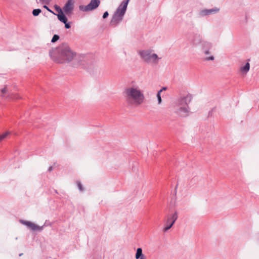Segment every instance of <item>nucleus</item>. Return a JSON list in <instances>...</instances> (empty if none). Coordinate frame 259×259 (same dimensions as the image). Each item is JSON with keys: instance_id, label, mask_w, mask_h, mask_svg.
<instances>
[{"instance_id": "nucleus-10", "label": "nucleus", "mask_w": 259, "mask_h": 259, "mask_svg": "<svg viewBox=\"0 0 259 259\" xmlns=\"http://www.w3.org/2000/svg\"><path fill=\"white\" fill-rule=\"evenodd\" d=\"M21 223L29 227L32 231H41L44 228V226H37L35 224L29 221H21Z\"/></svg>"}, {"instance_id": "nucleus-3", "label": "nucleus", "mask_w": 259, "mask_h": 259, "mask_svg": "<svg viewBox=\"0 0 259 259\" xmlns=\"http://www.w3.org/2000/svg\"><path fill=\"white\" fill-rule=\"evenodd\" d=\"M129 1L130 0H125L119 6L112 16L110 25L115 27L122 20Z\"/></svg>"}, {"instance_id": "nucleus-31", "label": "nucleus", "mask_w": 259, "mask_h": 259, "mask_svg": "<svg viewBox=\"0 0 259 259\" xmlns=\"http://www.w3.org/2000/svg\"><path fill=\"white\" fill-rule=\"evenodd\" d=\"M22 253H20V254H19V256H22Z\"/></svg>"}, {"instance_id": "nucleus-2", "label": "nucleus", "mask_w": 259, "mask_h": 259, "mask_svg": "<svg viewBox=\"0 0 259 259\" xmlns=\"http://www.w3.org/2000/svg\"><path fill=\"white\" fill-rule=\"evenodd\" d=\"M123 94L127 104L131 106H139L143 103L145 99L143 91L137 85L126 87Z\"/></svg>"}, {"instance_id": "nucleus-17", "label": "nucleus", "mask_w": 259, "mask_h": 259, "mask_svg": "<svg viewBox=\"0 0 259 259\" xmlns=\"http://www.w3.org/2000/svg\"><path fill=\"white\" fill-rule=\"evenodd\" d=\"M41 11L39 9H34L32 11V14L34 16H38L40 13Z\"/></svg>"}, {"instance_id": "nucleus-8", "label": "nucleus", "mask_w": 259, "mask_h": 259, "mask_svg": "<svg viewBox=\"0 0 259 259\" xmlns=\"http://www.w3.org/2000/svg\"><path fill=\"white\" fill-rule=\"evenodd\" d=\"M174 110L175 113L181 117H186L188 115L190 109L189 107L174 105Z\"/></svg>"}, {"instance_id": "nucleus-1", "label": "nucleus", "mask_w": 259, "mask_h": 259, "mask_svg": "<svg viewBox=\"0 0 259 259\" xmlns=\"http://www.w3.org/2000/svg\"><path fill=\"white\" fill-rule=\"evenodd\" d=\"M49 54L52 60L58 63H68L72 61L73 67H81L90 71L97 68L94 61L84 55H76L67 44H63L58 48L50 50Z\"/></svg>"}, {"instance_id": "nucleus-26", "label": "nucleus", "mask_w": 259, "mask_h": 259, "mask_svg": "<svg viewBox=\"0 0 259 259\" xmlns=\"http://www.w3.org/2000/svg\"><path fill=\"white\" fill-rule=\"evenodd\" d=\"M1 92L3 94H6L7 92V87H5L4 89H3Z\"/></svg>"}, {"instance_id": "nucleus-16", "label": "nucleus", "mask_w": 259, "mask_h": 259, "mask_svg": "<svg viewBox=\"0 0 259 259\" xmlns=\"http://www.w3.org/2000/svg\"><path fill=\"white\" fill-rule=\"evenodd\" d=\"M54 8H55V10L57 12H58V15H64L63 14V10L60 8V7L59 6L55 5L54 6Z\"/></svg>"}, {"instance_id": "nucleus-29", "label": "nucleus", "mask_w": 259, "mask_h": 259, "mask_svg": "<svg viewBox=\"0 0 259 259\" xmlns=\"http://www.w3.org/2000/svg\"><path fill=\"white\" fill-rule=\"evenodd\" d=\"M53 170V166H51L49 167L48 168V171H51L52 170Z\"/></svg>"}, {"instance_id": "nucleus-19", "label": "nucleus", "mask_w": 259, "mask_h": 259, "mask_svg": "<svg viewBox=\"0 0 259 259\" xmlns=\"http://www.w3.org/2000/svg\"><path fill=\"white\" fill-rule=\"evenodd\" d=\"M59 38H60V37L58 35L55 34V35H54V36H53V38H52L51 42H53V43L55 42L59 39Z\"/></svg>"}, {"instance_id": "nucleus-5", "label": "nucleus", "mask_w": 259, "mask_h": 259, "mask_svg": "<svg viewBox=\"0 0 259 259\" xmlns=\"http://www.w3.org/2000/svg\"><path fill=\"white\" fill-rule=\"evenodd\" d=\"M178 218V212L176 211L172 214H168L167 216L165 224V226L163 229V231L164 232L168 231L173 226Z\"/></svg>"}, {"instance_id": "nucleus-12", "label": "nucleus", "mask_w": 259, "mask_h": 259, "mask_svg": "<svg viewBox=\"0 0 259 259\" xmlns=\"http://www.w3.org/2000/svg\"><path fill=\"white\" fill-rule=\"evenodd\" d=\"M58 20L65 24V27L69 29L71 27L70 22H67V18L65 15H57Z\"/></svg>"}, {"instance_id": "nucleus-15", "label": "nucleus", "mask_w": 259, "mask_h": 259, "mask_svg": "<svg viewBox=\"0 0 259 259\" xmlns=\"http://www.w3.org/2000/svg\"><path fill=\"white\" fill-rule=\"evenodd\" d=\"M250 68V64L249 63H246V64L240 68V71L246 73L249 70Z\"/></svg>"}, {"instance_id": "nucleus-13", "label": "nucleus", "mask_w": 259, "mask_h": 259, "mask_svg": "<svg viewBox=\"0 0 259 259\" xmlns=\"http://www.w3.org/2000/svg\"><path fill=\"white\" fill-rule=\"evenodd\" d=\"M202 45L203 47V49L204 50V54L205 55L209 54V50L212 47L211 43L210 42H208V41H203L202 42Z\"/></svg>"}, {"instance_id": "nucleus-22", "label": "nucleus", "mask_w": 259, "mask_h": 259, "mask_svg": "<svg viewBox=\"0 0 259 259\" xmlns=\"http://www.w3.org/2000/svg\"><path fill=\"white\" fill-rule=\"evenodd\" d=\"M196 37H197L198 38V41H197L196 40L194 39L193 40V42L194 45H197L199 43V40H200V36L198 35H196Z\"/></svg>"}, {"instance_id": "nucleus-4", "label": "nucleus", "mask_w": 259, "mask_h": 259, "mask_svg": "<svg viewBox=\"0 0 259 259\" xmlns=\"http://www.w3.org/2000/svg\"><path fill=\"white\" fill-rule=\"evenodd\" d=\"M141 58L146 62L148 63H158L159 59L158 56L155 53H152L150 50H142L139 52Z\"/></svg>"}, {"instance_id": "nucleus-24", "label": "nucleus", "mask_w": 259, "mask_h": 259, "mask_svg": "<svg viewBox=\"0 0 259 259\" xmlns=\"http://www.w3.org/2000/svg\"><path fill=\"white\" fill-rule=\"evenodd\" d=\"M44 8H45L46 9H47L49 12L53 13V14L54 15H56L53 11H52L51 9H50L48 7H47V6L45 5L44 6Z\"/></svg>"}, {"instance_id": "nucleus-14", "label": "nucleus", "mask_w": 259, "mask_h": 259, "mask_svg": "<svg viewBox=\"0 0 259 259\" xmlns=\"http://www.w3.org/2000/svg\"><path fill=\"white\" fill-rule=\"evenodd\" d=\"M135 257L136 259L141 258V257H145V256L142 253V249L141 248H138L137 249Z\"/></svg>"}, {"instance_id": "nucleus-25", "label": "nucleus", "mask_w": 259, "mask_h": 259, "mask_svg": "<svg viewBox=\"0 0 259 259\" xmlns=\"http://www.w3.org/2000/svg\"><path fill=\"white\" fill-rule=\"evenodd\" d=\"M108 15H109V13L107 11H106L104 13L103 15V18L104 19H105L108 16Z\"/></svg>"}, {"instance_id": "nucleus-27", "label": "nucleus", "mask_w": 259, "mask_h": 259, "mask_svg": "<svg viewBox=\"0 0 259 259\" xmlns=\"http://www.w3.org/2000/svg\"><path fill=\"white\" fill-rule=\"evenodd\" d=\"M40 2L42 3H45L46 4H49V0H39Z\"/></svg>"}, {"instance_id": "nucleus-28", "label": "nucleus", "mask_w": 259, "mask_h": 259, "mask_svg": "<svg viewBox=\"0 0 259 259\" xmlns=\"http://www.w3.org/2000/svg\"><path fill=\"white\" fill-rule=\"evenodd\" d=\"M167 89V88L166 87H163L162 88V89L159 90V91H161V93L163 91H165Z\"/></svg>"}, {"instance_id": "nucleus-21", "label": "nucleus", "mask_w": 259, "mask_h": 259, "mask_svg": "<svg viewBox=\"0 0 259 259\" xmlns=\"http://www.w3.org/2000/svg\"><path fill=\"white\" fill-rule=\"evenodd\" d=\"M77 186L80 191H82L83 190V187L80 182H77Z\"/></svg>"}, {"instance_id": "nucleus-23", "label": "nucleus", "mask_w": 259, "mask_h": 259, "mask_svg": "<svg viewBox=\"0 0 259 259\" xmlns=\"http://www.w3.org/2000/svg\"><path fill=\"white\" fill-rule=\"evenodd\" d=\"M214 59V57L213 56H210L209 57H206L205 58V60L209 61V60H213Z\"/></svg>"}, {"instance_id": "nucleus-9", "label": "nucleus", "mask_w": 259, "mask_h": 259, "mask_svg": "<svg viewBox=\"0 0 259 259\" xmlns=\"http://www.w3.org/2000/svg\"><path fill=\"white\" fill-rule=\"evenodd\" d=\"M220 11V9L217 7L210 9H203L200 11L199 15L201 17H204L211 14L217 13Z\"/></svg>"}, {"instance_id": "nucleus-7", "label": "nucleus", "mask_w": 259, "mask_h": 259, "mask_svg": "<svg viewBox=\"0 0 259 259\" xmlns=\"http://www.w3.org/2000/svg\"><path fill=\"white\" fill-rule=\"evenodd\" d=\"M192 97L190 94L182 96L177 99L175 103V105L189 107L188 104L191 102Z\"/></svg>"}, {"instance_id": "nucleus-11", "label": "nucleus", "mask_w": 259, "mask_h": 259, "mask_svg": "<svg viewBox=\"0 0 259 259\" xmlns=\"http://www.w3.org/2000/svg\"><path fill=\"white\" fill-rule=\"evenodd\" d=\"M73 10V2L72 0H68L63 8V10L66 14H69L71 13Z\"/></svg>"}, {"instance_id": "nucleus-6", "label": "nucleus", "mask_w": 259, "mask_h": 259, "mask_svg": "<svg viewBox=\"0 0 259 259\" xmlns=\"http://www.w3.org/2000/svg\"><path fill=\"white\" fill-rule=\"evenodd\" d=\"M100 3V0H91L90 3L87 6H79V9L80 11L83 12L92 11L98 8Z\"/></svg>"}, {"instance_id": "nucleus-30", "label": "nucleus", "mask_w": 259, "mask_h": 259, "mask_svg": "<svg viewBox=\"0 0 259 259\" xmlns=\"http://www.w3.org/2000/svg\"><path fill=\"white\" fill-rule=\"evenodd\" d=\"M140 259H146V257H141V258H140Z\"/></svg>"}, {"instance_id": "nucleus-20", "label": "nucleus", "mask_w": 259, "mask_h": 259, "mask_svg": "<svg viewBox=\"0 0 259 259\" xmlns=\"http://www.w3.org/2000/svg\"><path fill=\"white\" fill-rule=\"evenodd\" d=\"M10 134L9 132H6L5 133L0 135V141L5 139L7 136Z\"/></svg>"}, {"instance_id": "nucleus-18", "label": "nucleus", "mask_w": 259, "mask_h": 259, "mask_svg": "<svg viewBox=\"0 0 259 259\" xmlns=\"http://www.w3.org/2000/svg\"><path fill=\"white\" fill-rule=\"evenodd\" d=\"M156 97L158 100V104H160L162 102L161 97V91H158L156 95Z\"/></svg>"}]
</instances>
